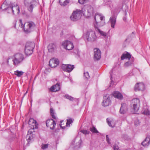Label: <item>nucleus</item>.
Listing matches in <instances>:
<instances>
[{
  "instance_id": "f257e3e1",
  "label": "nucleus",
  "mask_w": 150,
  "mask_h": 150,
  "mask_svg": "<svg viewBox=\"0 0 150 150\" xmlns=\"http://www.w3.org/2000/svg\"><path fill=\"white\" fill-rule=\"evenodd\" d=\"M28 124L29 125H31V128L28 131L26 136L28 143L29 144L34 140V137L33 136V133L35 132L34 129H37L38 128V124L36 121L33 118H30L29 119L28 122Z\"/></svg>"
},
{
  "instance_id": "f03ea898",
  "label": "nucleus",
  "mask_w": 150,
  "mask_h": 150,
  "mask_svg": "<svg viewBox=\"0 0 150 150\" xmlns=\"http://www.w3.org/2000/svg\"><path fill=\"white\" fill-rule=\"evenodd\" d=\"M130 110L132 112H137L138 111L140 107V100L137 98H134L131 101Z\"/></svg>"
},
{
  "instance_id": "7ed1b4c3",
  "label": "nucleus",
  "mask_w": 150,
  "mask_h": 150,
  "mask_svg": "<svg viewBox=\"0 0 150 150\" xmlns=\"http://www.w3.org/2000/svg\"><path fill=\"white\" fill-rule=\"evenodd\" d=\"M80 10L82 11V14L87 18L90 17L94 13L93 8L88 5H85Z\"/></svg>"
},
{
  "instance_id": "20e7f679",
  "label": "nucleus",
  "mask_w": 150,
  "mask_h": 150,
  "mask_svg": "<svg viewBox=\"0 0 150 150\" xmlns=\"http://www.w3.org/2000/svg\"><path fill=\"white\" fill-rule=\"evenodd\" d=\"M35 47V43L33 42H27L25 45V52L27 55L31 54L33 52V50Z\"/></svg>"
},
{
  "instance_id": "39448f33",
  "label": "nucleus",
  "mask_w": 150,
  "mask_h": 150,
  "mask_svg": "<svg viewBox=\"0 0 150 150\" xmlns=\"http://www.w3.org/2000/svg\"><path fill=\"white\" fill-rule=\"evenodd\" d=\"M37 2L35 0H24V4L28 8V10L30 13L33 12Z\"/></svg>"
},
{
  "instance_id": "423d86ee",
  "label": "nucleus",
  "mask_w": 150,
  "mask_h": 150,
  "mask_svg": "<svg viewBox=\"0 0 150 150\" xmlns=\"http://www.w3.org/2000/svg\"><path fill=\"white\" fill-rule=\"evenodd\" d=\"M35 27V25L32 21L26 22L25 23L24 31L26 33H30L33 31Z\"/></svg>"
},
{
  "instance_id": "0eeeda50",
  "label": "nucleus",
  "mask_w": 150,
  "mask_h": 150,
  "mask_svg": "<svg viewBox=\"0 0 150 150\" xmlns=\"http://www.w3.org/2000/svg\"><path fill=\"white\" fill-rule=\"evenodd\" d=\"M81 15L82 11L80 10L76 9L73 11L70 17V19L72 21H76L81 18Z\"/></svg>"
},
{
  "instance_id": "6e6552de",
  "label": "nucleus",
  "mask_w": 150,
  "mask_h": 150,
  "mask_svg": "<svg viewBox=\"0 0 150 150\" xmlns=\"http://www.w3.org/2000/svg\"><path fill=\"white\" fill-rule=\"evenodd\" d=\"M86 37L88 41L92 42L96 41L97 39L95 32L92 30L87 31Z\"/></svg>"
},
{
  "instance_id": "1a4fd4ad",
  "label": "nucleus",
  "mask_w": 150,
  "mask_h": 150,
  "mask_svg": "<svg viewBox=\"0 0 150 150\" xmlns=\"http://www.w3.org/2000/svg\"><path fill=\"white\" fill-rule=\"evenodd\" d=\"M13 61L14 65H18L24 59V55L21 53H17L14 55Z\"/></svg>"
},
{
  "instance_id": "9d476101",
  "label": "nucleus",
  "mask_w": 150,
  "mask_h": 150,
  "mask_svg": "<svg viewBox=\"0 0 150 150\" xmlns=\"http://www.w3.org/2000/svg\"><path fill=\"white\" fill-rule=\"evenodd\" d=\"M95 20V21L97 26H102L105 25L104 21H103L102 23H100V22H98V19H100L101 21H104L105 20V17L104 16H101L100 15L96 14L94 17Z\"/></svg>"
},
{
  "instance_id": "9b49d317",
  "label": "nucleus",
  "mask_w": 150,
  "mask_h": 150,
  "mask_svg": "<svg viewBox=\"0 0 150 150\" xmlns=\"http://www.w3.org/2000/svg\"><path fill=\"white\" fill-rule=\"evenodd\" d=\"M111 102L110 99L109 95L106 94L103 98V101L102 103V105L104 106H107L111 104Z\"/></svg>"
},
{
  "instance_id": "f8f14e48",
  "label": "nucleus",
  "mask_w": 150,
  "mask_h": 150,
  "mask_svg": "<svg viewBox=\"0 0 150 150\" xmlns=\"http://www.w3.org/2000/svg\"><path fill=\"white\" fill-rule=\"evenodd\" d=\"M61 68L64 71L70 72L73 69L74 67V65L69 64H63L61 66Z\"/></svg>"
},
{
  "instance_id": "ddd939ff",
  "label": "nucleus",
  "mask_w": 150,
  "mask_h": 150,
  "mask_svg": "<svg viewBox=\"0 0 150 150\" xmlns=\"http://www.w3.org/2000/svg\"><path fill=\"white\" fill-rule=\"evenodd\" d=\"M56 125L55 121L52 119H49L46 121V125L47 127H50L51 129H53Z\"/></svg>"
},
{
  "instance_id": "4468645a",
  "label": "nucleus",
  "mask_w": 150,
  "mask_h": 150,
  "mask_svg": "<svg viewBox=\"0 0 150 150\" xmlns=\"http://www.w3.org/2000/svg\"><path fill=\"white\" fill-rule=\"evenodd\" d=\"M62 45L65 49L68 50H71L74 47L73 43L70 41H65L64 42Z\"/></svg>"
},
{
  "instance_id": "2eb2a0df",
  "label": "nucleus",
  "mask_w": 150,
  "mask_h": 150,
  "mask_svg": "<svg viewBox=\"0 0 150 150\" xmlns=\"http://www.w3.org/2000/svg\"><path fill=\"white\" fill-rule=\"evenodd\" d=\"M94 58L95 60L98 61L101 58V51L98 48H95L94 49Z\"/></svg>"
},
{
  "instance_id": "dca6fc26",
  "label": "nucleus",
  "mask_w": 150,
  "mask_h": 150,
  "mask_svg": "<svg viewBox=\"0 0 150 150\" xmlns=\"http://www.w3.org/2000/svg\"><path fill=\"white\" fill-rule=\"evenodd\" d=\"M59 61L57 59H51L49 62V65L52 68H55L59 64Z\"/></svg>"
},
{
  "instance_id": "f3484780",
  "label": "nucleus",
  "mask_w": 150,
  "mask_h": 150,
  "mask_svg": "<svg viewBox=\"0 0 150 150\" xmlns=\"http://www.w3.org/2000/svg\"><path fill=\"white\" fill-rule=\"evenodd\" d=\"M134 90L136 91H143L144 89L145 86L144 84L142 83H138L135 85Z\"/></svg>"
},
{
  "instance_id": "a211bd4d",
  "label": "nucleus",
  "mask_w": 150,
  "mask_h": 150,
  "mask_svg": "<svg viewBox=\"0 0 150 150\" xmlns=\"http://www.w3.org/2000/svg\"><path fill=\"white\" fill-rule=\"evenodd\" d=\"M118 13L115 15L114 12L113 15L110 18V21L111 23V27L113 28H114L115 27V25L116 21L117 15Z\"/></svg>"
},
{
  "instance_id": "6ab92c4d",
  "label": "nucleus",
  "mask_w": 150,
  "mask_h": 150,
  "mask_svg": "<svg viewBox=\"0 0 150 150\" xmlns=\"http://www.w3.org/2000/svg\"><path fill=\"white\" fill-rule=\"evenodd\" d=\"M8 8H9L11 10L12 12L14 14V11L17 12V13H18L20 12L19 8L18 6L16 5V6H13L12 4L10 6V7H9Z\"/></svg>"
},
{
  "instance_id": "aec40b11",
  "label": "nucleus",
  "mask_w": 150,
  "mask_h": 150,
  "mask_svg": "<svg viewBox=\"0 0 150 150\" xmlns=\"http://www.w3.org/2000/svg\"><path fill=\"white\" fill-rule=\"evenodd\" d=\"M150 136L147 135L144 140L142 143V144L145 147L148 146L150 144Z\"/></svg>"
},
{
  "instance_id": "412c9836",
  "label": "nucleus",
  "mask_w": 150,
  "mask_h": 150,
  "mask_svg": "<svg viewBox=\"0 0 150 150\" xmlns=\"http://www.w3.org/2000/svg\"><path fill=\"white\" fill-rule=\"evenodd\" d=\"M112 95L114 97L119 100H121L123 99L122 95L119 91H114L112 93Z\"/></svg>"
},
{
  "instance_id": "4be33fe9",
  "label": "nucleus",
  "mask_w": 150,
  "mask_h": 150,
  "mask_svg": "<svg viewBox=\"0 0 150 150\" xmlns=\"http://www.w3.org/2000/svg\"><path fill=\"white\" fill-rule=\"evenodd\" d=\"M132 58L131 55L128 52L123 53L121 57V60H123L125 59H128V60H130Z\"/></svg>"
},
{
  "instance_id": "5701e85b",
  "label": "nucleus",
  "mask_w": 150,
  "mask_h": 150,
  "mask_svg": "<svg viewBox=\"0 0 150 150\" xmlns=\"http://www.w3.org/2000/svg\"><path fill=\"white\" fill-rule=\"evenodd\" d=\"M60 89V86L59 84L57 83L56 85L52 86L50 89V91L51 92H56L59 91Z\"/></svg>"
},
{
  "instance_id": "b1692460",
  "label": "nucleus",
  "mask_w": 150,
  "mask_h": 150,
  "mask_svg": "<svg viewBox=\"0 0 150 150\" xmlns=\"http://www.w3.org/2000/svg\"><path fill=\"white\" fill-rule=\"evenodd\" d=\"M127 107L125 103L122 104L121 106L120 109V112H126L127 111Z\"/></svg>"
},
{
  "instance_id": "393cba45",
  "label": "nucleus",
  "mask_w": 150,
  "mask_h": 150,
  "mask_svg": "<svg viewBox=\"0 0 150 150\" xmlns=\"http://www.w3.org/2000/svg\"><path fill=\"white\" fill-rule=\"evenodd\" d=\"M128 61H127L125 62L124 65V67H127L129 66L132 65L134 62V59L132 57L131 59L129 60Z\"/></svg>"
},
{
  "instance_id": "a878e982",
  "label": "nucleus",
  "mask_w": 150,
  "mask_h": 150,
  "mask_svg": "<svg viewBox=\"0 0 150 150\" xmlns=\"http://www.w3.org/2000/svg\"><path fill=\"white\" fill-rule=\"evenodd\" d=\"M94 27L96 30L102 36H103L104 37H105L107 36V34L106 33L104 32L103 31L100 30L99 28H98V26H97L95 24L94 25Z\"/></svg>"
},
{
  "instance_id": "bb28decb",
  "label": "nucleus",
  "mask_w": 150,
  "mask_h": 150,
  "mask_svg": "<svg viewBox=\"0 0 150 150\" xmlns=\"http://www.w3.org/2000/svg\"><path fill=\"white\" fill-rule=\"evenodd\" d=\"M11 5V4L10 3L9 4L7 5L6 4V2H5L1 6V8L3 10H6L7 9H9L8 7L10 6Z\"/></svg>"
},
{
  "instance_id": "cd10ccee",
  "label": "nucleus",
  "mask_w": 150,
  "mask_h": 150,
  "mask_svg": "<svg viewBox=\"0 0 150 150\" xmlns=\"http://www.w3.org/2000/svg\"><path fill=\"white\" fill-rule=\"evenodd\" d=\"M69 0H59V2L61 6H65L69 2Z\"/></svg>"
},
{
  "instance_id": "c85d7f7f",
  "label": "nucleus",
  "mask_w": 150,
  "mask_h": 150,
  "mask_svg": "<svg viewBox=\"0 0 150 150\" xmlns=\"http://www.w3.org/2000/svg\"><path fill=\"white\" fill-rule=\"evenodd\" d=\"M55 45L53 44H50L48 47V50L50 52H52L54 50Z\"/></svg>"
},
{
  "instance_id": "c756f323",
  "label": "nucleus",
  "mask_w": 150,
  "mask_h": 150,
  "mask_svg": "<svg viewBox=\"0 0 150 150\" xmlns=\"http://www.w3.org/2000/svg\"><path fill=\"white\" fill-rule=\"evenodd\" d=\"M67 122H66V127H69L70 125L73 122L74 119H72L71 118L69 117L67 119Z\"/></svg>"
},
{
  "instance_id": "7c9ffc66",
  "label": "nucleus",
  "mask_w": 150,
  "mask_h": 150,
  "mask_svg": "<svg viewBox=\"0 0 150 150\" xmlns=\"http://www.w3.org/2000/svg\"><path fill=\"white\" fill-rule=\"evenodd\" d=\"M90 130L91 132L97 134L99 133V132L94 126H93L92 127L90 128Z\"/></svg>"
},
{
  "instance_id": "2f4dec72",
  "label": "nucleus",
  "mask_w": 150,
  "mask_h": 150,
  "mask_svg": "<svg viewBox=\"0 0 150 150\" xmlns=\"http://www.w3.org/2000/svg\"><path fill=\"white\" fill-rule=\"evenodd\" d=\"M24 72L22 71L17 70L15 71V74L18 77H20L23 74Z\"/></svg>"
},
{
  "instance_id": "473e14b6",
  "label": "nucleus",
  "mask_w": 150,
  "mask_h": 150,
  "mask_svg": "<svg viewBox=\"0 0 150 150\" xmlns=\"http://www.w3.org/2000/svg\"><path fill=\"white\" fill-rule=\"evenodd\" d=\"M64 97L66 98L69 99V100H70L71 101L73 100L74 99V98L72 97L71 96H70L69 95H67V94L65 95L64 96Z\"/></svg>"
},
{
  "instance_id": "72a5a7b5",
  "label": "nucleus",
  "mask_w": 150,
  "mask_h": 150,
  "mask_svg": "<svg viewBox=\"0 0 150 150\" xmlns=\"http://www.w3.org/2000/svg\"><path fill=\"white\" fill-rule=\"evenodd\" d=\"M81 132L82 133H83V134H85V135L86 134H88L90 133V132L88 131L84 130V129H83L81 131Z\"/></svg>"
},
{
  "instance_id": "f704fd0d",
  "label": "nucleus",
  "mask_w": 150,
  "mask_h": 150,
  "mask_svg": "<svg viewBox=\"0 0 150 150\" xmlns=\"http://www.w3.org/2000/svg\"><path fill=\"white\" fill-rule=\"evenodd\" d=\"M89 1V0H78V2L81 4H83L84 3H86Z\"/></svg>"
},
{
  "instance_id": "c9c22d12",
  "label": "nucleus",
  "mask_w": 150,
  "mask_h": 150,
  "mask_svg": "<svg viewBox=\"0 0 150 150\" xmlns=\"http://www.w3.org/2000/svg\"><path fill=\"white\" fill-rule=\"evenodd\" d=\"M19 26L21 28H23L24 29L25 24H23L22 21V20H21V19H20L19 20Z\"/></svg>"
},
{
  "instance_id": "e433bc0d",
  "label": "nucleus",
  "mask_w": 150,
  "mask_h": 150,
  "mask_svg": "<svg viewBox=\"0 0 150 150\" xmlns=\"http://www.w3.org/2000/svg\"><path fill=\"white\" fill-rule=\"evenodd\" d=\"M84 76L85 77V78L86 79H88L90 76H89V73L87 72H84Z\"/></svg>"
},
{
  "instance_id": "4c0bfd02",
  "label": "nucleus",
  "mask_w": 150,
  "mask_h": 150,
  "mask_svg": "<svg viewBox=\"0 0 150 150\" xmlns=\"http://www.w3.org/2000/svg\"><path fill=\"white\" fill-rule=\"evenodd\" d=\"M140 123V122H139V120L137 119H136L134 122V125L136 126H137L139 125Z\"/></svg>"
},
{
  "instance_id": "58836bf2",
  "label": "nucleus",
  "mask_w": 150,
  "mask_h": 150,
  "mask_svg": "<svg viewBox=\"0 0 150 150\" xmlns=\"http://www.w3.org/2000/svg\"><path fill=\"white\" fill-rule=\"evenodd\" d=\"M113 149L114 150H120L119 146L116 144L114 145L113 146Z\"/></svg>"
},
{
  "instance_id": "ea45409f",
  "label": "nucleus",
  "mask_w": 150,
  "mask_h": 150,
  "mask_svg": "<svg viewBox=\"0 0 150 150\" xmlns=\"http://www.w3.org/2000/svg\"><path fill=\"white\" fill-rule=\"evenodd\" d=\"M52 117L54 119L57 120V116L55 115V113H50Z\"/></svg>"
},
{
  "instance_id": "a19ab883",
  "label": "nucleus",
  "mask_w": 150,
  "mask_h": 150,
  "mask_svg": "<svg viewBox=\"0 0 150 150\" xmlns=\"http://www.w3.org/2000/svg\"><path fill=\"white\" fill-rule=\"evenodd\" d=\"M106 141L109 144H110L111 142H110V139L109 138V136L108 135H106Z\"/></svg>"
},
{
  "instance_id": "79ce46f5",
  "label": "nucleus",
  "mask_w": 150,
  "mask_h": 150,
  "mask_svg": "<svg viewBox=\"0 0 150 150\" xmlns=\"http://www.w3.org/2000/svg\"><path fill=\"white\" fill-rule=\"evenodd\" d=\"M48 144H42V148L43 149H46L48 148Z\"/></svg>"
},
{
  "instance_id": "37998d69",
  "label": "nucleus",
  "mask_w": 150,
  "mask_h": 150,
  "mask_svg": "<svg viewBox=\"0 0 150 150\" xmlns=\"http://www.w3.org/2000/svg\"><path fill=\"white\" fill-rule=\"evenodd\" d=\"M106 121H107V122L108 125H109V126L111 127H114V126H112V125H111V123L110 121V120L108 118H107V119Z\"/></svg>"
},
{
  "instance_id": "c03bdc74",
  "label": "nucleus",
  "mask_w": 150,
  "mask_h": 150,
  "mask_svg": "<svg viewBox=\"0 0 150 150\" xmlns=\"http://www.w3.org/2000/svg\"><path fill=\"white\" fill-rule=\"evenodd\" d=\"M122 138L124 140H127L128 138V136L126 134H123L122 137Z\"/></svg>"
},
{
  "instance_id": "a18cd8bd",
  "label": "nucleus",
  "mask_w": 150,
  "mask_h": 150,
  "mask_svg": "<svg viewBox=\"0 0 150 150\" xmlns=\"http://www.w3.org/2000/svg\"><path fill=\"white\" fill-rule=\"evenodd\" d=\"M150 111L149 109H147V110H144L143 112H150Z\"/></svg>"
},
{
  "instance_id": "49530a36",
  "label": "nucleus",
  "mask_w": 150,
  "mask_h": 150,
  "mask_svg": "<svg viewBox=\"0 0 150 150\" xmlns=\"http://www.w3.org/2000/svg\"><path fill=\"white\" fill-rule=\"evenodd\" d=\"M59 125H60V127L62 129H64L65 128V127H62V124H59Z\"/></svg>"
},
{
  "instance_id": "de8ad7c7",
  "label": "nucleus",
  "mask_w": 150,
  "mask_h": 150,
  "mask_svg": "<svg viewBox=\"0 0 150 150\" xmlns=\"http://www.w3.org/2000/svg\"><path fill=\"white\" fill-rule=\"evenodd\" d=\"M53 110L52 108H51L50 109V112H53Z\"/></svg>"
},
{
  "instance_id": "09e8293b",
  "label": "nucleus",
  "mask_w": 150,
  "mask_h": 150,
  "mask_svg": "<svg viewBox=\"0 0 150 150\" xmlns=\"http://www.w3.org/2000/svg\"><path fill=\"white\" fill-rule=\"evenodd\" d=\"M7 10L8 11V13H10L11 12H12V11L11 9H10L9 8L7 9Z\"/></svg>"
},
{
  "instance_id": "8fccbe9b",
  "label": "nucleus",
  "mask_w": 150,
  "mask_h": 150,
  "mask_svg": "<svg viewBox=\"0 0 150 150\" xmlns=\"http://www.w3.org/2000/svg\"><path fill=\"white\" fill-rule=\"evenodd\" d=\"M144 115H150V113H143Z\"/></svg>"
},
{
  "instance_id": "3c124183",
  "label": "nucleus",
  "mask_w": 150,
  "mask_h": 150,
  "mask_svg": "<svg viewBox=\"0 0 150 150\" xmlns=\"http://www.w3.org/2000/svg\"><path fill=\"white\" fill-rule=\"evenodd\" d=\"M110 79L111 80V83L112 82V76L111 75V74H110Z\"/></svg>"
},
{
  "instance_id": "603ef678",
  "label": "nucleus",
  "mask_w": 150,
  "mask_h": 150,
  "mask_svg": "<svg viewBox=\"0 0 150 150\" xmlns=\"http://www.w3.org/2000/svg\"><path fill=\"white\" fill-rule=\"evenodd\" d=\"M126 17H124L123 18V20L125 21H126Z\"/></svg>"
},
{
  "instance_id": "864d4df0",
  "label": "nucleus",
  "mask_w": 150,
  "mask_h": 150,
  "mask_svg": "<svg viewBox=\"0 0 150 150\" xmlns=\"http://www.w3.org/2000/svg\"><path fill=\"white\" fill-rule=\"evenodd\" d=\"M99 20H98V22H100V23H102V22L103 21H98Z\"/></svg>"
},
{
  "instance_id": "5fc2aeb1",
  "label": "nucleus",
  "mask_w": 150,
  "mask_h": 150,
  "mask_svg": "<svg viewBox=\"0 0 150 150\" xmlns=\"http://www.w3.org/2000/svg\"><path fill=\"white\" fill-rule=\"evenodd\" d=\"M132 34H134V32H132Z\"/></svg>"
},
{
  "instance_id": "6e6d98bb",
  "label": "nucleus",
  "mask_w": 150,
  "mask_h": 150,
  "mask_svg": "<svg viewBox=\"0 0 150 150\" xmlns=\"http://www.w3.org/2000/svg\"><path fill=\"white\" fill-rule=\"evenodd\" d=\"M63 121L61 120V121H60V122L62 123Z\"/></svg>"
},
{
  "instance_id": "4d7b16f0",
  "label": "nucleus",
  "mask_w": 150,
  "mask_h": 150,
  "mask_svg": "<svg viewBox=\"0 0 150 150\" xmlns=\"http://www.w3.org/2000/svg\"><path fill=\"white\" fill-rule=\"evenodd\" d=\"M27 145L28 146H29V144H28V143L27 144Z\"/></svg>"
},
{
  "instance_id": "13d9d810",
  "label": "nucleus",
  "mask_w": 150,
  "mask_h": 150,
  "mask_svg": "<svg viewBox=\"0 0 150 150\" xmlns=\"http://www.w3.org/2000/svg\"><path fill=\"white\" fill-rule=\"evenodd\" d=\"M125 15H126L127 13H126V12L125 13Z\"/></svg>"
}]
</instances>
